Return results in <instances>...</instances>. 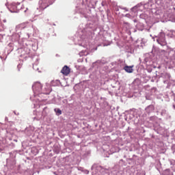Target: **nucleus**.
<instances>
[{
    "mask_svg": "<svg viewBox=\"0 0 175 175\" xmlns=\"http://www.w3.org/2000/svg\"><path fill=\"white\" fill-rule=\"evenodd\" d=\"M61 73L64 76H68L70 73V68L68 66H64L61 70Z\"/></svg>",
    "mask_w": 175,
    "mask_h": 175,
    "instance_id": "20e7f679",
    "label": "nucleus"
},
{
    "mask_svg": "<svg viewBox=\"0 0 175 175\" xmlns=\"http://www.w3.org/2000/svg\"><path fill=\"white\" fill-rule=\"evenodd\" d=\"M50 5H53L51 0H41L40 1V7L41 9H46V8H49Z\"/></svg>",
    "mask_w": 175,
    "mask_h": 175,
    "instance_id": "f03ea898",
    "label": "nucleus"
},
{
    "mask_svg": "<svg viewBox=\"0 0 175 175\" xmlns=\"http://www.w3.org/2000/svg\"><path fill=\"white\" fill-rule=\"evenodd\" d=\"M55 111L58 116H61V114H62V111L59 109H55Z\"/></svg>",
    "mask_w": 175,
    "mask_h": 175,
    "instance_id": "423d86ee",
    "label": "nucleus"
},
{
    "mask_svg": "<svg viewBox=\"0 0 175 175\" xmlns=\"http://www.w3.org/2000/svg\"><path fill=\"white\" fill-rule=\"evenodd\" d=\"M133 66H126L124 68V70L125 72H127V73H132L133 72Z\"/></svg>",
    "mask_w": 175,
    "mask_h": 175,
    "instance_id": "39448f33",
    "label": "nucleus"
},
{
    "mask_svg": "<svg viewBox=\"0 0 175 175\" xmlns=\"http://www.w3.org/2000/svg\"><path fill=\"white\" fill-rule=\"evenodd\" d=\"M33 90L35 94H45V95H49L50 94V88H47L46 91L42 92V83L36 82L33 85Z\"/></svg>",
    "mask_w": 175,
    "mask_h": 175,
    "instance_id": "f257e3e1",
    "label": "nucleus"
},
{
    "mask_svg": "<svg viewBox=\"0 0 175 175\" xmlns=\"http://www.w3.org/2000/svg\"><path fill=\"white\" fill-rule=\"evenodd\" d=\"M3 23H6V19L3 20Z\"/></svg>",
    "mask_w": 175,
    "mask_h": 175,
    "instance_id": "0eeeda50",
    "label": "nucleus"
},
{
    "mask_svg": "<svg viewBox=\"0 0 175 175\" xmlns=\"http://www.w3.org/2000/svg\"><path fill=\"white\" fill-rule=\"evenodd\" d=\"M157 42L161 46L166 45V40L165 39V33H160L159 35V38L157 40Z\"/></svg>",
    "mask_w": 175,
    "mask_h": 175,
    "instance_id": "7ed1b4c3",
    "label": "nucleus"
}]
</instances>
